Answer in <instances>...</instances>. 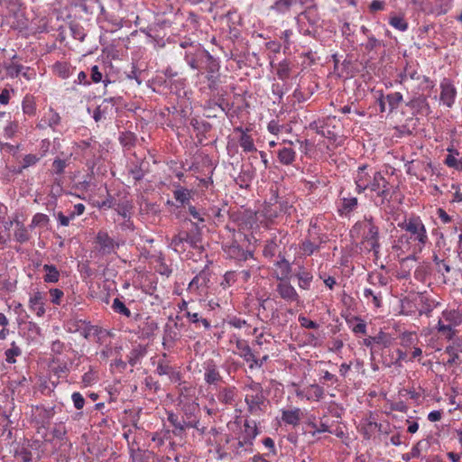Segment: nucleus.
I'll list each match as a JSON object with an SVG mask.
<instances>
[{
    "label": "nucleus",
    "instance_id": "nucleus-1",
    "mask_svg": "<svg viewBox=\"0 0 462 462\" xmlns=\"http://www.w3.org/2000/svg\"><path fill=\"white\" fill-rule=\"evenodd\" d=\"M398 226L404 233L397 237L393 247L401 253L415 258L430 245L427 227L419 215L405 216Z\"/></svg>",
    "mask_w": 462,
    "mask_h": 462
},
{
    "label": "nucleus",
    "instance_id": "nucleus-2",
    "mask_svg": "<svg viewBox=\"0 0 462 462\" xmlns=\"http://www.w3.org/2000/svg\"><path fill=\"white\" fill-rule=\"evenodd\" d=\"M354 181L358 194L370 190L374 194V201L378 205H383L391 199V185L380 171L367 164L359 166Z\"/></svg>",
    "mask_w": 462,
    "mask_h": 462
},
{
    "label": "nucleus",
    "instance_id": "nucleus-3",
    "mask_svg": "<svg viewBox=\"0 0 462 462\" xmlns=\"http://www.w3.org/2000/svg\"><path fill=\"white\" fill-rule=\"evenodd\" d=\"M242 390L247 414L257 418L263 416L270 407V401L269 393L263 389L262 383L254 381L251 376H247Z\"/></svg>",
    "mask_w": 462,
    "mask_h": 462
},
{
    "label": "nucleus",
    "instance_id": "nucleus-4",
    "mask_svg": "<svg viewBox=\"0 0 462 462\" xmlns=\"http://www.w3.org/2000/svg\"><path fill=\"white\" fill-rule=\"evenodd\" d=\"M352 236H360L362 243L369 246L374 256L377 257L380 251L379 227L374 224L372 217H365L363 220L356 222L352 229Z\"/></svg>",
    "mask_w": 462,
    "mask_h": 462
},
{
    "label": "nucleus",
    "instance_id": "nucleus-5",
    "mask_svg": "<svg viewBox=\"0 0 462 462\" xmlns=\"http://www.w3.org/2000/svg\"><path fill=\"white\" fill-rule=\"evenodd\" d=\"M55 413L54 407L47 408L43 405H36L31 409V423L44 440H48V429Z\"/></svg>",
    "mask_w": 462,
    "mask_h": 462
},
{
    "label": "nucleus",
    "instance_id": "nucleus-6",
    "mask_svg": "<svg viewBox=\"0 0 462 462\" xmlns=\"http://www.w3.org/2000/svg\"><path fill=\"white\" fill-rule=\"evenodd\" d=\"M323 243H326L325 235L320 232L316 223L310 222L308 233L299 246L304 255L310 256L318 252Z\"/></svg>",
    "mask_w": 462,
    "mask_h": 462
},
{
    "label": "nucleus",
    "instance_id": "nucleus-7",
    "mask_svg": "<svg viewBox=\"0 0 462 462\" xmlns=\"http://www.w3.org/2000/svg\"><path fill=\"white\" fill-rule=\"evenodd\" d=\"M200 243L201 236L199 229L193 232L181 230L171 238L170 246L174 251L180 253L186 251L188 247L199 248Z\"/></svg>",
    "mask_w": 462,
    "mask_h": 462
},
{
    "label": "nucleus",
    "instance_id": "nucleus-8",
    "mask_svg": "<svg viewBox=\"0 0 462 462\" xmlns=\"http://www.w3.org/2000/svg\"><path fill=\"white\" fill-rule=\"evenodd\" d=\"M291 208L282 203L266 204L261 211L255 213L254 217L263 226L268 228L282 212L287 213Z\"/></svg>",
    "mask_w": 462,
    "mask_h": 462
},
{
    "label": "nucleus",
    "instance_id": "nucleus-9",
    "mask_svg": "<svg viewBox=\"0 0 462 462\" xmlns=\"http://www.w3.org/2000/svg\"><path fill=\"white\" fill-rule=\"evenodd\" d=\"M457 88L454 83L447 78H444L439 83V104L452 108L456 103Z\"/></svg>",
    "mask_w": 462,
    "mask_h": 462
},
{
    "label": "nucleus",
    "instance_id": "nucleus-10",
    "mask_svg": "<svg viewBox=\"0 0 462 462\" xmlns=\"http://www.w3.org/2000/svg\"><path fill=\"white\" fill-rule=\"evenodd\" d=\"M234 337L236 340V346L239 356L242 357L247 363L251 362V364L249 365V368L253 369L254 367H262L263 361L258 360L254 353L252 351L247 341L236 336H234Z\"/></svg>",
    "mask_w": 462,
    "mask_h": 462
},
{
    "label": "nucleus",
    "instance_id": "nucleus-11",
    "mask_svg": "<svg viewBox=\"0 0 462 462\" xmlns=\"http://www.w3.org/2000/svg\"><path fill=\"white\" fill-rule=\"evenodd\" d=\"M207 53L208 51L199 45H190V50L185 52V60L191 69L201 71L203 60L207 58Z\"/></svg>",
    "mask_w": 462,
    "mask_h": 462
},
{
    "label": "nucleus",
    "instance_id": "nucleus-12",
    "mask_svg": "<svg viewBox=\"0 0 462 462\" xmlns=\"http://www.w3.org/2000/svg\"><path fill=\"white\" fill-rule=\"evenodd\" d=\"M358 199L350 193H345L342 190L339 194V201L337 204V212L339 216L350 217V215L357 208Z\"/></svg>",
    "mask_w": 462,
    "mask_h": 462
},
{
    "label": "nucleus",
    "instance_id": "nucleus-13",
    "mask_svg": "<svg viewBox=\"0 0 462 462\" xmlns=\"http://www.w3.org/2000/svg\"><path fill=\"white\" fill-rule=\"evenodd\" d=\"M202 70L207 71V79L208 80V87L210 88H215L217 81V73L219 70V63L208 51L207 58L203 60Z\"/></svg>",
    "mask_w": 462,
    "mask_h": 462
},
{
    "label": "nucleus",
    "instance_id": "nucleus-14",
    "mask_svg": "<svg viewBox=\"0 0 462 462\" xmlns=\"http://www.w3.org/2000/svg\"><path fill=\"white\" fill-rule=\"evenodd\" d=\"M60 123L61 117L60 114L51 107L41 118L37 124V127L39 129H46L47 127H50L54 132H59V126L60 125Z\"/></svg>",
    "mask_w": 462,
    "mask_h": 462
},
{
    "label": "nucleus",
    "instance_id": "nucleus-15",
    "mask_svg": "<svg viewBox=\"0 0 462 462\" xmlns=\"http://www.w3.org/2000/svg\"><path fill=\"white\" fill-rule=\"evenodd\" d=\"M96 243L99 245V251L103 254H110L119 246V244L116 243L106 231H99L97 234Z\"/></svg>",
    "mask_w": 462,
    "mask_h": 462
},
{
    "label": "nucleus",
    "instance_id": "nucleus-16",
    "mask_svg": "<svg viewBox=\"0 0 462 462\" xmlns=\"http://www.w3.org/2000/svg\"><path fill=\"white\" fill-rule=\"evenodd\" d=\"M303 416V411L299 407H291L281 411V420L285 425L298 427Z\"/></svg>",
    "mask_w": 462,
    "mask_h": 462
},
{
    "label": "nucleus",
    "instance_id": "nucleus-17",
    "mask_svg": "<svg viewBox=\"0 0 462 462\" xmlns=\"http://www.w3.org/2000/svg\"><path fill=\"white\" fill-rule=\"evenodd\" d=\"M280 281L281 282L276 285V291L279 296L287 302L299 301L300 296L295 288L289 282L284 280Z\"/></svg>",
    "mask_w": 462,
    "mask_h": 462
},
{
    "label": "nucleus",
    "instance_id": "nucleus-18",
    "mask_svg": "<svg viewBox=\"0 0 462 462\" xmlns=\"http://www.w3.org/2000/svg\"><path fill=\"white\" fill-rule=\"evenodd\" d=\"M237 396L238 391L234 385L222 387L217 393V401L225 406H234Z\"/></svg>",
    "mask_w": 462,
    "mask_h": 462
},
{
    "label": "nucleus",
    "instance_id": "nucleus-19",
    "mask_svg": "<svg viewBox=\"0 0 462 462\" xmlns=\"http://www.w3.org/2000/svg\"><path fill=\"white\" fill-rule=\"evenodd\" d=\"M45 295L42 291H35L30 296L28 307L32 312L41 318L45 314Z\"/></svg>",
    "mask_w": 462,
    "mask_h": 462
},
{
    "label": "nucleus",
    "instance_id": "nucleus-20",
    "mask_svg": "<svg viewBox=\"0 0 462 462\" xmlns=\"http://www.w3.org/2000/svg\"><path fill=\"white\" fill-rule=\"evenodd\" d=\"M13 225H14V240L20 244H24V243L29 242L30 239L32 238L29 228L27 226H25V225L18 219H14V220H11L9 223H6L5 227H7L8 226H12Z\"/></svg>",
    "mask_w": 462,
    "mask_h": 462
},
{
    "label": "nucleus",
    "instance_id": "nucleus-21",
    "mask_svg": "<svg viewBox=\"0 0 462 462\" xmlns=\"http://www.w3.org/2000/svg\"><path fill=\"white\" fill-rule=\"evenodd\" d=\"M437 234L438 237L435 242V248L432 251V261L436 265L437 272L444 276V273L440 268V263L443 262V254H440L439 250L446 245V239L442 232H438L437 229L433 231V234Z\"/></svg>",
    "mask_w": 462,
    "mask_h": 462
},
{
    "label": "nucleus",
    "instance_id": "nucleus-22",
    "mask_svg": "<svg viewBox=\"0 0 462 462\" xmlns=\"http://www.w3.org/2000/svg\"><path fill=\"white\" fill-rule=\"evenodd\" d=\"M204 380L208 384H217L222 380L219 370L213 361H208L206 364Z\"/></svg>",
    "mask_w": 462,
    "mask_h": 462
},
{
    "label": "nucleus",
    "instance_id": "nucleus-23",
    "mask_svg": "<svg viewBox=\"0 0 462 462\" xmlns=\"http://www.w3.org/2000/svg\"><path fill=\"white\" fill-rule=\"evenodd\" d=\"M448 326L458 327L462 324V311L459 310H444L441 313V319Z\"/></svg>",
    "mask_w": 462,
    "mask_h": 462
},
{
    "label": "nucleus",
    "instance_id": "nucleus-24",
    "mask_svg": "<svg viewBox=\"0 0 462 462\" xmlns=\"http://www.w3.org/2000/svg\"><path fill=\"white\" fill-rule=\"evenodd\" d=\"M448 154L444 160V164L448 168L455 169L457 171H462V159L458 158L459 152L454 149L453 146L448 147Z\"/></svg>",
    "mask_w": 462,
    "mask_h": 462
},
{
    "label": "nucleus",
    "instance_id": "nucleus-25",
    "mask_svg": "<svg viewBox=\"0 0 462 462\" xmlns=\"http://www.w3.org/2000/svg\"><path fill=\"white\" fill-rule=\"evenodd\" d=\"M315 416L311 415L308 418V420L306 421V425L308 428L310 429V433L312 437L317 436L319 433L328 432L331 433L330 427L328 423L323 422L322 420L320 423L316 422Z\"/></svg>",
    "mask_w": 462,
    "mask_h": 462
},
{
    "label": "nucleus",
    "instance_id": "nucleus-26",
    "mask_svg": "<svg viewBox=\"0 0 462 462\" xmlns=\"http://www.w3.org/2000/svg\"><path fill=\"white\" fill-rule=\"evenodd\" d=\"M236 132H240L239 145L245 152H256V147L254 143L253 137L247 134V130L245 131L242 127L236 128Z\"/></svg>",
    "mask_w": 462,
    "mask_h": 462
},
{
    "label": "nucleus",
    "instance_id": "nucleus-27",
    "mask_svg": "<svg viewBox=\"0 0 462 462\" xmlns=\"http://www.w3.org/2000/svg\"><path fill=\"white\" fill-rule=\"evenodd\" d=\"M364 298L367 300V304L372 303L374 309H379L383 305V295L381 291H375L371 288H365L363 291Z\"/></svg>",
    "mask_w": 462,
    "mask_h": 462
},
{
    "label": "nucleus",
    "instance_id": "nucleus-28",
    "mask_svg": "<svg viewBox=\"0 0 462 462\" xmlns=\"http://www.w3.org/2000/svg\"><path fill=\"white\" fill-rule=\"evenodd\" d=\"M209 273L207 270L199 272L189 283L188 289L189 291H198L200 287L206 286L209 282Z\"/></svg>",
    "mask_w": 462,
    "mask_h": 462
},
{
    "label": "nucleus",
    "instance_id": "nucleus-29",
    "mask_svg": "<svg viewBox=\"0 0 462 462\" xmlns=\"http://www.w3.org/2000/svg\"><path fill=\"white\" fill-rule=\"evenodd\" d=\"M277 157L281 164L291 165L296 160V152L291 147H283L277 152Z\"/></svg>",
    "mask_w": 462,
    "mask_h": 462
},
{
    "label": "nucleus",
    "instance_id": "nucleus-30",
    "mask_svg": "<svg viewBox=\"0 0 462 462\" xmlns=\"http://www.w3.org/2000/svg\"><path fill=\"white\" fill-rule=\"evenodd\" d=\"M244 435L243 438L254 443V439L260 433L258 430V423L254 420L245 419L244 423Z\"/></svg>",
    "mask_w": 462,
    "mask_h": 462
},
{
    "label": "nucleus",
    "instance_id": "nucleus-31",
    "mask_svg": "<svg viewBox=\"0 0 462 462\" xmlns=\"http://www.w3.org/2000/svg\"><path fill=\"white\" fill-rule=\"evenodd\" d=\"M42 271L45 273L43 281L46 283H57L60 278V273L53 264H44Z\"/></svg>",
    "mask_w": 462,
    "mask_h": 462
},
{
    "label": "nucleus",
    "instance_id": "nucleus-32",
    "mask_svg": "<svg viewBox=\"0 0 462 462\" xmlns=\"http://www.w3.org/2000/svg\"><path fill=\"white\" fill-rule=\"evenodd\" d=\"M325 395V390L322 386L312 383L307 386L306 400L310 402H319Z\"/></svg>",
    "mask_w": 462,
    "mask_h": 462
},
{
    "label": "nucleus",
    "instance_id": "nucleus-33",
    "mask_svg": "<svg viewBox=\"0 0 462 462\" xmlns=\"http://www.w3.org/2000/svg\"><path fill=\"white\" fill-rule=\"evenodd\" d=\"M175 189L173 190V197L175 200L181 205L188 204L191 199L192 191L180 186V184L175 185Z\"/></svg>",
    "mask_w": 462,
    "mask_h": 462
},
{
    "label": "nucleus",
    "instance_id": "nucleus-34",
    "mask_svg": "<svg viewBox=\"0 0 462 462\" xmlns=\"http://www.w3.org/2000/svg\"><path fill=\"white\" fill-rule=\"evenodd\" d=\"M346 323L356 335H366V323L360 317L355 316L348 319Z\"/></svg>",
    "mask_w": 462,
    "mask_h": 462
},
{
    "label": "nucleus",
    "instance_id": "nucleus-35",
    "mask_svg": "<svg viewBox=\"0 0 462 462\" xmlns=\"http://www.w3.org/2000/svg\"><path fill=\"white\" fill-rule=\"evenodd\" d=\"M281 259L275 263L277 271L275 276L278 280H284L287 278L291 271L290 263L282 256L279 255Z\"/></svg>",
    "mask_w": 462,
    "mask_h": 462
},
{
    "label": "nucleus",
    "instance_id": "nucleus-36",
    "mask_svg": "<svg viewBox=\"0 0 462 462\" xmlns=\"http://www.w3.org/2000/svg\"><path fill=\"white\" fill-rule=\"evenodd\" d=\"M253 445L254 443L250 440L242 438V439H239L232 445V448L236 455L242 456L246 453H251L253 451Z\"/></svg>",
    "mask_w": 462,
    "mask_h": 462
},
{
    "label": "nucleus",
    "instance_id": "nucleus-37",
    "mask_svg": "<svg viewBox=\"0 0 462 462\" xmlns=\"http://www.w3.org/2000/svg\"><path fill=\"white\" fill-rule=\"evenodd\" d=\"M36 101L32 95L26 94L22 101V110L24 115L33 116L36 114Z\"/></svg>",
    "mask_w": 462,
    "mask_h": 462
},
{
    "label": "nucleus",
    "instance_id": "nucleus-38",
    "mask_svg": "<svg viewBox=\"0 0 462 462\" xmlns=\"http://www.w3.org/2000/svg\"><path fill=\"white\" fill-rule=\"evenodd\" d=\"M146 347L142 345H138L134 347L128 355V363L131 366H135L140 363L141 359L146 355Z\"/></svg>",
    "mask_w": 462,
    "mask_h": 462
},
{
    "label": "nucleus",
    "instance_id": "nucleus-39",
    "mask_svg": "<svg viewBox=\"0 0 462 462\" xmlns=\"http://www.w3.org/2000/svg\"><path fill=\"white\" fill-rule=\"evenodd\" d=\"M400 345L404 348H410L411 346H417L420 342V339L415 332L405 331L402 333L399 337Z\"/></svg>",
    "mask_w": 462,
    "mask_h": 462
},
{
    "label": "nucleus",
    "instance_id": "nucleus-40",
    "mask_svg": "<svg viewBox=\"0 0 462 462\" xmlns=\"http://www.w3.org/2000/svg\"><path fill=\"white\" fill-rule=\"evenodd\" d=\"M279 247L280 242L278 241L276 236L270 240H267L263 249V255L265 258L271 259L276 255Z\"/></svg>",
    "mask_w": 462,
    "mask_h": 462
},
{
    "label": "nucleus",
    "instance_id": "nucleus-41",
    "mask_svg": "<svg viewBox=\"0 0 462 462\" xmlns=\"http://www.w3.org/2000/svg\"><path fill=\"white\" fill-rule=\"evenodd\" d=\"M298 285L300 289L309 290L310 283L313 280V275L310 272L302 269L297 274Z\"/></svg>",
    "mask_w": 462,
    "mask_h": 462
},
{
    "label": "nucleus",
    "instance_id": "nucleus-42",
    "mask_svg": "<svg viewBox=\"0 0 462 462\" xmlns=\"http://www.w3.org/2000/svg\"><path fill=\"white\" fill-rule=\"evenodd\" d=\"M437 330L439 334L445 337L446 339L451 340L457 334V329L454 327L446 325L442 319H439L437 324Z\"/></svg>",
    "mask_w": 462,
    "mask_h": 462
},
{
    "label": "nucleus",
    "instance_id": "nucleus-43",
    "mask_svg": "<svg viewBox=\"0 0 462 462\" xmlns=\"http://www.w3.org/2000/svg\"><path fill=\"white\" fill-rule=\"evenodd\" d=\"M53 70L56 75L63 79H68L71 74L70 65L64 61L56 62L53 66Z\"/></svg>",
    "mask_w": 462,
    "mask_h": 462
},
{
    "label": "nucleus",
    "instance_id": "nucleus-44",
    "mask_svg": "<svg viewBox=\"0 0 462 462\" xmlns=\"http://www.w3.org/2000/svg\"><path fill=\"white\" fill-rule=\"evenodd\" d=\"M389 24L400 32H405L409 28L408 22L401 15H392L389 18Z\"/></svg>",
    "mask_w": 462,
    "mask_h": 462
},
{
    "label": "nucleus",
    "instance_id": "nucleus-45",
    "mask_svg": "<svg viewBox=\"0 0 462 462\" xmlns=\"http://www.w3.org/2000/svg\"><path fill=\"white\" fill-rule=\"evenodd\" d=\"M445 353L448 355V359L447 360L448 365H459L461 364V359L458 355V349L455 346H448L445 349Z\"/></svg>",
    "mask_w": 462,
    "mask_h": 462
},
{
    "label": "nucleus",
    "instance_id": "nucleus-46",
    "mask_svg": "<svg viewBox=\"0 0 462 462\" xmlns=\"http://www.w3.org/2000/svg\"><path fill=\"white\" fill-rule=\"evenodd\" d=\"M79 331L82 337L86 339H90L99 334L100 329L97 326H93L88 323H83L82 327L79 328Z\"/></svg>",
    "mask_w": 462,
    "mask_h": 462
},
{
    "label": "nucleus",
    "instance_id": "nucleus-47",
    "mask_svg": "<svg viewBox=\"0 0 462 462\" xmlns=\"http://www.w3.org/2000/svg\"><path fill=\"white\" fill-rule=\"evenodd\" d=\"M22 355V349L16 345L14 341L11 343V347L5 350V361L8 364H14L16 362V357Z\"/></svg>",
    "mask_w": 462,
    "mask_h": 462
},
{
    "label": "nucleus",
    "instance_id": "nucleus-48",
    "mask_svg": "<svg viewBox=\"0 0 462 462\" xmlns=\"http://www.w3.org/2000/svg\"><path fill=\"white\" fill-rule=\"evenodd\" d=\"M295 2L296 0H276L270 8L278 14H285Z\"/></svg>",
    "mask_w": 462,
    "mask_h": 462
},
{
    "label": "nucleus",
    "instance_id": "nucleus-49",
    "mask_svg": "<svg viewBox=\"0 0 462 462\" xmlns=\"http://www.w3.org/2000/svg\"><path fill=\"white\" fill-rule=\"evenodd\" d=\"M185 317L189 319V322L193 324L201 323L206 329H209L211 327L210 321L202 318L198 312L187 310Z\"/></svg>",
    "mask_w": 462,
    "mask_h": 462
},
{
    "label": "nucleus",
    "instance_id": "nucleus-50",
    "mask_svg": "<svg viewBox=\"0 0 462 462\" xmlns=\"http://www.w3.org/2000/svg\"><path fill=\"white\" fill-rule=\"evenodd\" d=\"M17 56L14 55L13 57V60L16 59ZM23 65L20 63L14 62L12 60L7 66H5V71L8 77L12 79L18 78L21 75V72L23 71Z\"/></svg>",
    "mask_w": 462,
    "mask_h": 462
},
{
    "label": "nucleus",
    "instance_id": "nucleus-51",
    "mask_svg": "<svg viewBox=\"0 0 462 462\" xmlns=\"http://www.w3.org/2000/svg\"><path fill=\"white\" fill-rule=\"evenodd\" d=\"M111 308L116 313L123 315L126 318H130L132 316L131 310L119 298L114 299Z\"/></svg>",
    "mask_w": 462,
    "mask_h": 462
},
{
    "label": "nucleus",
    "instance_id": "nucleus-52",
    "mask_svg": "<svg viewBox=\"0 0 462 462\" xmlns=\"http://www.w3.org/2000/svg\"><path fill=\"white\" fill-rule=\"evenodd\" d=\"M386 101L388 103V108L389 112H393L394 109H396L401 102L402 101V95L400 92H393L391 94H388L386 97Z\"/></svg>",
    "mask_w": 462,
    "mask_h": 462
},
{
    "label": "nucleus",
    "instance_id": "nucleus-53",
    "mask_svg": "<svg viewBox=\"0 0 462 462\" xmlns=\"http://www.w3.org/2000/svg\"><path fill=\"white\" fill-rule=\"evenodd\" d=\"M290 72L291 65L287 60H283L281 62H279L276 69V74L280 79H287L290 77Z\"/></svg>",
    "mask_w": 462,
    "mask_h": 462
},
{
    "label": "nucleus",
    "instance_id": "nucleus-54",
    "mask_svg": "<svg viewBox=\"0 0 462 462\" xmlns=\"http://www.w3.org/2000/svg\"><path fill=\"white\" fill-rule=\"evenodd\" d=\"M411 106L412 107H417L421 112H423L427 115L430 112V107L427 101V97L424 96H420L417 98L412 99L411 101Z\"/></svg>",
    "mask_w": 462,
    "mask_h": 462
},
{
    "label": "nucleus",
    "instance_id": "nucleus-55",
    "mask_svg": "<svg viewBox=\"0 0 462 462\" xmlns=\"http://www.w3.org/2000/svg\"><path fill=\"white\" fill-rule=\"evenodd\" d=\"M50 221L49 217L43 213H36L32 219V222L29 226L31 229L37 226H45Z\"/></svg>",
    "mask_w": 462,
    "mask_h": 462
},
{
    "label": "nucleus",
    "instance_id": "nucleus-56",
    "mask_svg": "<svg viewBox=\"0 0 462 462\" xmlns=\"http://www.w3.org/2000/svg\"><path fill=\"white\" fill-rule=\"evenodd\" d=\"M156 373L159 375H169L172 377L175 374L174 369L164 360H160L156 368Z\"/></svg>",
    "mask_w": 462,
    "mask_h": 462
},
{
    "label": "nucleus",
    "instance_id": "nucleus-57",
    "mask_svg": "<svg viewBox=\"0 0 462 462\" xmlns=\"http://www.w3.org/2000/svg\"><path fill=\"white\" fill-rule=\"evenodd\" d=\"M90 78H91L90 82H93V83L103 82L106 87L110 83L109 79H103V74L100 71L98 66H97V65H94L91 67Z\"/></svg>",
    "mask_w": 462,
    "mask_h": 462
},
{
    "label": "nucleus",
    "instance_id": "nucleus-58",
    "mask_svg": "<svg viewBox=\"0 0 462 462\" xmlns=\"http://www.w3.org/2000/svg\"><path fill=\"white\" fill-rule=\"evenodd\" d=\"M136 137L131 132H124L119 136V142L124 147H133L135 144Z\"/></svg>",
    "mask_w": 462,
    "mask_h": 462
},
{
    "label": "nucleus",
    "instance_id": "nucleus-59",
    "mask_svg": "<svg viewBox=\"0 0 462 462\" xmlns=\"http://www.w3.org/2000/svg\"><path fill=\"white\" fill-rule=\"evenodd\" d=\"M68 159L56 158L52 162V171L57 175L64 173L66 167L68 166Z\"/></svg>",
    "mask_w": 462,
    "mask_h": 462
},
{
    "label": "nucleus",
    "instance_id": "nucleus-60",
    "mask_svg": "<svg viewBox=\"0 0 462 462\" xmlns=\"http://www.w3.org/2000/svg\"><path fill=\"white\" fill-rule=\"evenodd\" d=\"M51 434L53 439L62 440L67 434V430L64 423L62 421L56 423L51 430Z\"/></svg>",
    "mask_w": 462,
    "mask_h": 462
},
{
    "label": "nucleus",
    "instance_id": "nucleus-61",
    "mask_svg": "<svg viewBox=\"0 0 462 462\" xmlns=\"http://www.w3.org/2000/svg\"><path fill=\"white\" fill-rule=\"evenodd\" d=\"M51 302L54 305H60L61 300L64 297V292L60 289L58 288H51L49 291Z\"/></svg>",
    "mask_w": 462,
    "mask_h": 462
},
{
    "label": "nucleus",
    "instance_id": "nucleus-62",
    "mask_svg": "<svg viewBox=\"0 0 462 462\" xmlns=\"http://www.w3.org/2000/svg\"><path fill=\"white\" fill-rule=\"evenodd\" d=\"M43 156H44V154L38 156V155L32 154V153L24 155V157L23 158L22 169H26L30 166L35 165L41 160V158Z\"/></svg>",
    "mask_w": 462,
    "mask_h": 462
},
{
    "label": "nucleus",
    "instance_id": "nucleus-63",
    "mask_svg": "<svg viewBox=\"0 0 462 462\" xmlns=\"http://www.w3.org/2000/svg\"><path fill=\"white\" fill-rule=\"evenodd\" d=\"M235 283H238V280L236 278V271H229V272H226L224 275V279L221 282V285L226 288V287H230L232 285H234Z\"/></svg>",
    "mask_w": 462,
    "mask_h": 462
},
{
    "label": "nucleus",
    "instance_id": "nucleus-64",
    "mask_svg": "<svg viewBox=\"0 0 462 462\" xmlns=\"http://www.w3.org/2000/svg\"><path fill=\"white\" fill-rule=\"evenodd\" d=\"M19 129V124L16 121L9 122L4 128V134L7 138H13Z\"/></svg>",
    "mask_w": 462,
    "mask_h": 462
}]
</instances>
